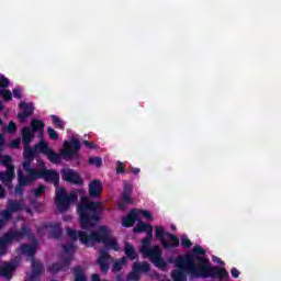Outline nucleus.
Masks as SVG:
<instances>
[{"label": "nucleus", "instance_id": "a211bd4d", "mask_svg": "<svg viewBox=\"0 0 281 281\" xmlns=\"http://www.w3.org/2000/svg\"><path fill=\"white\" fill-rule=\"evenodd\" d=\"M109 260H111V255H109V251L106 249L100 250V257L97 261V265H99L101 273H109Z\"/></svg>", "mask_w": 281, "mask_h": 281}, {"label": "nucleus", "instance_id": "c9c22d12", "mask_svg": "<svg viewBox=\"0 0 281 281\" xmlns=\"http://www.w3.org/2000/svg\"><path fill=\"white\" fill-rule=\"evenodd\" d=\"M53 124H55L56 128L60 131L65 130V123L57 115H50Z\"/></svg>", "mask_w": 281, "mask_h": 281}, {"label": "nucleus", "instance_id": "9d476101", "mask_svg": "<svg viewBox=\"0 0 281 281\" xmlns=\"http://www.w3.org/2000/svg\"><path fill=\"white\" fill-rule=\"evenodd\" d=\"M206 254L205 249L203 247L195 245L192 248V252L188 254L189 256H193L192 261L198 269H201L203 266H205L210 259L207 257H204Z\"/></svg>", "mask_w": 281, "mask_h": 281}, {"label": "nucleus", "instance_id": "338daca9", "mask_svg": "<svg viewBox=\"0 0 281 281\" xmlns=\"http://www.w3.org/2000/svg\"><path fill=\"white\" fill-rule=\"evenodd\" d=\"M0 111H3V103L0 101Z\"/></svg>", "mask_w": 281, "mask_h": 281}, {"label": "nucleus", "instance_id": "052dcab7", "mask_svg": "<svg viewBox=\"0 0 281 281\" xmlns=\"http://www.w3.org/2000/svg\"><path fill=\"white\" fill-rule=\"evenodd\" d=\"M131 172H132V175H139L140 169H139V168L132 167Z\"/></svg>", "mask_w": 281, "mask_h": 281}, {"label": "nucleus", "instance_id": "4d7b16f0", "mask_svg": "<svg viewBox=\"0 0 281 281\" xmlns=\"http://www.w3.org/2000/svg\"><path fill=\"white\" fill-rule=\"evenodd\" d=\"M87 148H89L90 150H95V148H98V145H95V143H93V142H90L87 145Z\"/></svg>", "mask_w": 281, "mask_h": 281}, {"label": "nucleus", "instance_id": "f704fd0d", "mask_svg": "<svg viewBox=\"0 0 281 281\" xmlns=\"http://www.w3.org/2000/svg\"><path fill=\"white\" fill-rule=\"evenodd\" d=\"M85 231H79L77 232L76 229L74 228H67V236L70 238V240L72 243H76V240H80V233H82Z\"/></svg>", "mask_w": 281, "mask_h": 281}, {"label": "nucleus", "instance_id": "c756f323", "mask_svg": "<svg viewBox=\"0 0 281 281\" xmlns=\"http://www.w3.org/2000/svg\"><path fill=\"white\" fill-rule=\"evenodd\" d=\"M50 238H55V240H60L63 238V228H60L59 224H50Z\"/></svg>", "mask_w": 281, "mask_h": 281}, {"label": "nucleus", "instance_id": "680f3d73", "mask_svg": "<svg viewBox=\"0 0 281 281\" xmlns=\"http://www.w3.org/2000/svg\"><path fill=\"white\" fill-rule=\"evenodd\" d=\"M3 144H5V137L3 134H0V147L3 146Z\"/></svg>", "mask_w": 281, "mask_h": 281}, {"label": "nucleus", "instance_id": "3c124183", "mask_svg": "<svg viewBox=\"0 0 281 281\" xmlns=\"http://www.w3.org/2000/svg\"><path fill=\"white\" fill-rule=\"evenodd\" d=\"M76 201H78V194H76L75 192H70V194H68V207L70 203H74Z\"/></svg>", "mask_w": 281, "mask_h": 281}, {"label": "nucleus", "instance_id": "5701e85b", "mask_svg": "<svg viewBox=\"0 0 281 281\" xmlns=\"http://www.w3.org/2000/svg\"><path fill=\"white\" fill-rule=\"evenodd\" d=\"M23 146H30L34 139V132L32 127H23L21 131Z\"/></svg>", "mask_w": 281, "mask_h": 281}, {"label": "nucleus", "instance_id": "5fc2aeb1", "mask_svg": "<svg viewBox=\"0 0 281 281\" xmlns=\"http://www.w3.org/2000/svg\"><path fill=\"white\" fill-rule=\"evenodd\" d=\"M63 249L65 254H70L71 251H74V244L63 245Z\"/></svg>", "mask_w": 281, "mask_h": 281}, {"label": "nucleus", "instance_id": "e433bc0d", "mask_svg": "<svg viewBox=\"0 0 281 281\" xmlns=\"http://www.w3.org/2000/svg\"><path fill=\"white\" fill-rule=\"evenodd\" d=\"M171 278L175 281H186V274H183V271H181V270H175L171 273Z\"/></svg>", "mask_w": 281, "mask_h": 281}, {"label": "nucleus", "instance_id": "ddd939ff", "mask_svg": "<svg viewBox=\"0 0 281 281\" xmlns=\"http://www.w3.org/2000/svg\"><path fill=\"white\" fill-rule=\"evenodd\" d=\"M131 194H133V184L126 182L123 187L121 195L122 202L119 204V210H126V205H133L134 201L133 198H131Z\"/></svg>", "mask_w": 281, "mask_h": 281}, {"label": "nucleus", "instance_id": "a878e982", "mask_svg": "<svg viewBox=\"0 0 281 281\" xmlns=\"http://www.w3.org/2000/svg\"><path fill=\"white\" fill-rule=\"evenodd\" d=\"M146 233L148 235V232L153 234V225L146 224L142 221L137 222L136 226L134 227V234H143Z\"/></svg>", "mask_w": 281, "mask_h": 281}, {"label": "nucleus", "instance_id": "a18cd8bd", "mask_svg": "<svg viewBox=\"0 0 281 281\" xmlns=\"http://www.w3.org/2000/svg\"><path fill=\"white\" fill-rule=\"evenodd\" d=\"M0 164H2V166H5V168L8 169V166H12L10 164H12V157L10 155H5L2 157V159L0 160Z\"/></svg>", "mask_w": 281, "mask_h": 281}, {"label": "nucleus", "instance_id": "f8f14e48", "mask_svg": "<svg viewBox=\"0 0 281 281\" xmlns=\"http://www.w3.org/2000/svg\"><path fill=\"white\" fill-rule=\"evenodd\" d=\"M61 178L67 183H71L72 186H85V180H82V176L76 172L74 169H63Z\"/></svg>", "mask_w": 281, "mask_h": 281}, {"label": "nucleus", "instance_id": "39448f33", "mask_svg": "<svg viewBox=\"0 0 281 281\" xmlns=\"http://www.w3.org/2000/svg\"><path fill=\"white\" fill-rule=\"evenodd\" d=\"M80 139L72 137L69 142H64V148L60 150V155L50 149L46 154V157L52 164H60L61 157L64 159H74L80 153Z\"/></svg>", "mask_w": 281, "mask_h": 281}, {"label": "nucleus", "instance_id": "49530a36", "mask_svg": "<svg viewBox=\"0 0 281 281\" xmlns=\"http://www.w3.org/2000/svg\"><path fill=\"white\" fill-rule=\"evenodd\" d=\"M137 214H140L144 218H147V221H153V213H150V211L139 210Z\"/></svg>", "mask_w": 281, "mask_h": 281}, {"label": "nucleus", "instance_id": "7c9ffc66", "mask_svg": "<svg viewBox=\"0 0 281 281\" xmlns=\"http://www.w3.org/2000/svg\"><path fill=\"white\" fill-rule=\"evenodd\" d=\"M36 155H37V151L35 147L32 148L30 145H24V151H23L24 159L34 160Z\"/></svg>", "mask_w": 281, "mask_h": 281}, {"label": "nucleus", "instance_id": "412c9836", "mask_svg": "<svg viewBox=\"0 0 281 281\" xmlns=\"http://www.w3.org/2000/svg\"><path fill=\"white\" fill-rule=\"evenodd\" d=\"M12 179H14V166H8L5 171H0V181L4 186H10Z\"/></svg>", "mask_w": 281, "mask_h": 281}, {"label": "nucleus", "instance_id": "cd10ccee", "mask_svg": "<svg viewBox=\"0 0 281 281\" xmlns=\"http://www.w3.org/2000/svg\"><path fill=\"white\" fill-rule=\"evenodd\" d=\"M133 271H137L140 276L142 273H148V271H150V263H148V261L134 262Z\"/></svg>", "mask_w": 281, "mask_h": 281}, {"label": "nucleus", "instance_id": "58836bf2", "mask_svg": "<svg viewBox=\"0 0 281 281\" xmlns=\"http://www.w3.org/2000/svg\"><path fill=\"white\" fill-rule=\"evenodd\" d=\"M88 164H90V166H97V168H101L102 167V158L101 157H90L88 159Z\"/></svg>", "mask_w": 281, "mask_h": 281}, {"label": "nucleus", "instance_id": "473e14b6", "mask_svg": "<svg viewBox=\"0 0 281 281\" xmlns=\"http://www.w3.org/2000/svg\"><path fill=\"white\" fill-rule=\"evenodd\" d=\"M155 236L157 240L160 241V245L164 246V243H166V236H168V233H166V229H164L162 226H157Z\"/></svg>", "mask_w": 281, "mask_h": 281}, {"label": "nucleus", "instance_id": "8fccbe9b", "mask_svg": "<svg viewBox=\"0 0 281 281\" xmlns=\"http://www.w3.org/2000/svg\"><path fill=\"white\" fill-rule=\"evenodd\" d=\"M139 272L136 270H133L132 272H130L128 278L130 280H134V281H139Z\"/></svg>", "mask_w": 281, "mask_h": 281}, {"label": "nucleus", "instance_id": "f257e3e1", "mask_svg": "<svg viewBox=\"0 0 281 281\" xmlns=\"http://www.w3.org/2000/svg\"><path fill=\"white\" fill-rule=\"evenodd\" d=\"M102 210V202L91 201L87 195L81 196V201L77 205L81 229L95 227L100 223Z\"/></svg>", "mask_w": 281, "mask_h": 281}, {"label": "nucleus", "instance_id": "79ce46f5", "mask_svg": "<svg viewBox=\"0 0 281 281\" xmlns=\"http://www.w3.org/2000/svg\"><path fill=\"white\" fill-rule=\"evenodd\" d=\"M0 95H2L5 102H10V100H12V91L8 89L0 90Z\"/></svg>", "mask_w": 281, "mask_h": 281}, {"label": "nucleus", "instance_id": "69168bd1", "mask_svg": "<svg viewBox=\"0 0 281 281\" xmlns=\"http://www.w3.org/2000/svg\"><path fill=\"white\" fill-rule=\"evenodd\" d=\"M82 144H83L85 146H87L88 144H90V142H89V140H83Z\"/></svg>", "mask_w": 281, "mask_h": 281}, {"label": "nucleus", "instance_id": "de8ad7c7", "mask_svg": "<svg viewBox=\"0 0 281 281\" xmlns=\"http://www.w3.org/2000/svg\"><path fill=\"white\" fill-rule=\"evenodd\" d=\"M8 133H16V123L14 121H10L9 125L7 126Z\"/></svg>", "mask_w": 281, "mask_h": 281}, {"label": "nucleus", "instance_id": "2eb2a0df", "mask_svg": "<svg viewBox=\"0 0 281 281\" xmlns=\"http://www.w3.org/2000/svg\"><path fill=\"white\" fill-rule=\"evenodd\" d=\"M103 191L104 187L102 186V181L98 179L92 180L88 186V194L90 199H100Z\"/></svg>", "mask_w": 281, "mask_h": 281}, {"label": "nucleus", "instance_id": "c03bdc74", "mask_svg": "<svg viewBox=\"0 0 281 281\" xmlns=\"http://www.w3.org/2000/svg\"><path fill=\"white\" fill-rule=\"evenodd\" d=\"M47 133H48L49 139H53L54 142H56V139H58V137H59L58 132H56V130H54L52 127L47 128Z\"/></svg>", "mask_w": 281, "mask_h": 281}, {"label": "nucleus", "instance_id": "6e6d98bb", "mask_svg": "<svg viewBox=\"0 0 281 281\" xmlns=\"http://www.w3.org/2000/svg\"><path fill=\"white\" fill-rule=\"evenodd\" d=\"M231 274H232L234 278H238V277L240 276V271H238V269H236V268H232Z\"/></svg>", "mask_w": 281, "mask_h": 281}, {"label": "nucleus", "instance_id": "9b49d317", "mask_svg": "<svg viewBox=\"0 0 281 281\" xmlns=\"http://www.w3.org/2000/svg\"><path fill=\"white\" fill-rule=\"evenodd\" d=\"M55 203L57 210L60 212H67V210H69V193L66 189L61 188L56 191Z\"/></svg>", "mask_w": 281, "mask_h": 281}, {"label": "nucleus", "instance_id": "dca6fc26", "mask_svg": "<svg viewBox=\"0 0 281 281\" xmlns=\"http://www.w3.org/2000/svg\"><path fill=\"white\" fill-rule=\"evenodd\" d=\"M19 109H21V112L18 113V119L20 122H25V120H27V117L32 116L34 113V103H26L25 101H21Z\"/></svg>", "mask_w": 281, "mask_h": 281}, {"label": "nucleus", "instance_id": "1a4fd4ad", "mask_svg": "<svg viewBox=\"0 0 281 281\" xmlns=\"http://www.w3.org/2000/svg\"><path fill=\"white\" fill-rule=\"evenodd\" d=\"M60 259L63 261L54 262L47 268V271L53 276H56V273H59V271H69V267L71 265V260H74V257L61 255Z\"/></svg>", "mask_w": 281, "mask_h": 281}, {"label": "nucleus", "instance_id": "4be33fe9", "mask_svg": "<svg viewBox=\"0 0 281 281\" xmlns=\"http://www.w3.org/2000/svg\"><path fill=\"white\" fill-rule=\"evenodd\" d=\"M21 251L22 254H24V256H27L29 258H31V261L32 260H35L34 256H36V251H38V248L35 245H32V244H23L21 246Z\"/></svg>", "mask_w": 281, "mask_h": 281}, {"label": "nucleus", "instance_id": "4468645a", "mask_svg": "<svg viewBox=\"0 0 281 281\" xmlns=\"http://www.w3.org/2000/svg\"><path fill=\"white\" fill-rule=\"evenodd\" d=\"M19 267V261H5L0 267V276L5 280H12V276H14V271Z\"/></svg>", "mask_w": 281, "mask_h": 281}, {"label": "nucleus", "instance_id": "4c0bfd02", "mask_svg": "<svg viewBox=\"0 0 281 281\" xmlns=\"http://www.w3.org/2000/svg\"><path fill=\"white\" fill-rule=\"evenodd\" d=\"M1 216L2 217L0 220L7 224L10 223V221H12V213L10 212V210L8 207L2 211Z\"/></svg>", "mask_w": 281, "mask_h": 281}, {"label": "nucleus", "instance_id": "72a5a7b5", "mask_svg": "<svg viewBox=\"0 0 281 281\" xmlns=\"http://www.w3.org/2000/svg\"><path fill=\"white\" fill-rule=\"evenodd\" d=\"M126 262H127L126 257H122L121 259L116 260L112 266V271H114V273L120 272V270L124 268Z\"/></svg>", "mask_w": 281, "mask_h": 281}, {"label": "nucleus", "instance_id": "b1692460", "mask_svg": "<svg viewBox=\"0 0 281 281\" xmlns=\"http://www.w3.org/2000/svg\"><path fill=\"white\" fill-rule=\"evenodd\" d=\"M30 128L33 133H40V135H44L45 122L41 120L32 119Z\"/></svg>", "mask_w": 281, "mask_h": 281}, {"label": "nucleus", "instance_id": "c85d7f7f", "mask_svg": "<svg viewBox=\"0 0 281 281\" xmlns=\"http://www.w3.org/2000/svg\"><path fill=\"white\" fill-rule=\"evenodd\" d=\"M124 251H125V256L130 260H132V261L137 260V251L135 250V247H133V245H131V243H128V241L125 243Z\"/></svg>", "mask_w": 281, "mask_h": 281}, {"label": "nucleus", "instance_id": "774afa93", "mask_svg": "<svg viewBox=\"0 0 281 281\" xmlns=\"http://www.w3.org/2000/svg\"><path fill=\"white\" fill-rule=\"evenodd\" d=\"M116 280H117V281H122V276L119 274V276L116 277Z\"/></svg>", "mask_w": 281, "mask_h": 281}, {"label": "nucleus", "instance_id": "423d86ee", "mask_svg": "<svg viewBox=\"0 0 281 281\" xmlns=\"http://www.w3.org/2000/svg\"><path fill=\"white\" fill-rule=\"evenodd\" d=\"M30 236V227L23 224L19 231L10 228L7 233L0 236V256H8V249L12 243H21L23 238Z\"/></svg>", "mask_w": 281, "mask_h": 281}, {"label": "nucleus", "instance_id": "7ed1b4c3", "mask_svg": "<svg viewBox=\"0 0 281 281\" xmlns=\"http://www.w3.org/2000/svg\"><path fill=\"white\" fill-rule=\"evenodd\" d=\"M34 160L24 158V162L22 164V168L26 175L25 179L30 181H38V179H44L46 183H53L54 186H58L60 183V173L56 170L47 169V168H32V162Z\"/></svg>", "mask_w": 281, "mask_h": 281}, {"label": "nucleus", "instance_id": "603ef678", "mask_svg": "<svg viewBox=\"0 0 281 281\" xmlns=\"http://www.w3.org/2000/svg\"><path fill=\"white\" fill-rule=\"evenodd\" d=\"M124 170H126V167L123 165L122 161H119L117 167H116V173L117 175H123Z\"/></svg>", "mask_w": 281, "mask_h": 281}, {"label": "nucleus", "instance_id": "f03ea898", "mask_svg": "<svg viewBox=\"0 0 281 281\" xmlns=\"http://www.w3.org/2000/svg\"><path fill=\"white\" fill-rule=\"evenodd\" d=\"M80 243L86 247H91L94 243H102L105 249H113V251H120V244L117 238L111 236V229L109 226H100L98 231H93L90 235L87 232L79 234Z\"/></svg>", "mask_w": 281, "mask_h": 281}, {"label": "nucleus", "instance_id": "e2e57ef3", "mask_svg": "<svg viewBox=\"0 0 281 281\" xmlns=\"http://www.w3.org/2000/svg\"><path fill=\"white\" fill-rule=\"evenodd\" d=\"M5 225H8L3 220L0 218V232L1 229H3V227H5Z\"/></svg>", "mask_w": 281, "mask_h": 281}, {"label": "nucleus", "instance_id": "ea45409f", "mask_svg": "<svg viewBox=\"0 0 281 281\" xmlns=\"http://www.w3.org/2000/svg\"><path fill=\"white\" fill-rule=\"evenodd\" d=\"M45 186L44 184H38V187L36 189H34V198L35 199H41V196H43V194H45Z\"/></svg>", "mask_w": 281, "mask_h": 281}, {"label": "nucleus", "instance_id": "bf43d9fd", "mask_svg": "<svg viewBox=\"0 0 281 281\" xmlns=\"http://www.w3.org/2000/svg\"><path fill=\"white\" fill-rule=\"evenodd\" d=\"M0 199H5V189L0 184Z\"/></svg>", "mask_w": 281, "mask_h": 281}, {"label": "nucleus", "instance_id": "0eeeda50", "mask_svg": "<svg viewBox=\"0 0 281 281\" xmlns=\"http://www.w3.org/2000/svg\"><path fill=\"white\" fill-rule=\"evenodd\" d=\"M195 278H202L203 280L212 278V280H227L229 278V272L225 267L214 266L210 260L205 266L198 270V276Z\"/></svg>", "mask_w": 281, "mask_h": 281}, {"label": "nucleus", "instance_id": "13d9d810", "mask_svg": "<svg viewBox=\"0 0 281 281\" xmlns=\"http://www.w3.org/2000/svg\"><path fill=\"white\" fill-rule=\"evenodd\" d=\"M213 262H217V265H222V266L225 265V261H222V259L216 256L213 257Z\"/></svg>", "mask_w": 281, "mask_h": 281}, {"label": "nucleus", "instance_id": "a19ab883", "mask_svg": "<svg viewBox=\"0 0 281 281\" xmlns=\"http://www.w3.org/2000/svg\"><path fill=\"white\" fill-rule=\"evenodd\" d=\"M8 87H10V79H8L3 75H0V91L3 89H8Z\"/></svg>", "mask_w": 281, "mask_h": 281}, {"label": "nucleus", "instance_id": "6e6552de", "mask_svg": "<svg viewBox=\"0 0 281 281\" xmlns=\"http://www.w3.org/2000/svg\"><path fill=\"white\" fill-rule=\"evenodd\" d=\"M192 258H194V256L189 254L184 255L183 257H178L176 259V267L180 269V271H187V273H190L192 278H196L199 274V268L195 263H193Z\"/></svg>", "mask_w": 281, "mask_h": 281}, {"label": "nucleus", "instance_id": "864d4df0", "mask_svg": "<svg viewBox=\"0 0 281 281\" xmlns=\"http://www.w3.org/2000/svg\"><path fill=\"white\" fill-rule=\"evenodd\" d=\"M20 146H21V138H15L10 143L11 148H20Z\"/></svg>", "mask_w": 281, "mask_h": 281}, {"label": "nucleus", "instance_id": "6ab92c4d", "mask_svg": "<svg viewBox=\"0 0 281 281\" xmlns=\"http://www.w3.org/2000/svg\"><path fill=\"white\" fill-rule=\"evenodd\" d=\"M167 237L169 241L165 239L162 244V249H165L166 251H168L169 249H177V247H179L180 245L179 237L172 233H167Z\"/></svg>", "mask_w": 281, "mask_h": 281}, {"label": "nucleus", "instance_id": "aec40b11", "mask_svg": "<svg viewBox=\"0 0 281 281\" xmlns=\"http://www.w3.org/2000/svg\"><path fill=\"white\" fill-rule=\"evenodd\" d=\"M138 213L137 210L132 209L130 213L122 218V226L123 227H133L135 223H137Z\"/></svg>", "mask_w": 281, "mask_h": 281}, {"label": "nucleus", "instance_id": "0e129e2a", "mask_svg": "<svg viewBox=\"0 0 281 281\" xmlns=\"http://www.w3.org/2000/svg\"><path fill=\"white\" fill-rule=\"evenodd\" d=\"M24 281H36V279H35V278L30 277L29 279H26V280H24Z\"/></svg>", "mask_w": 281, "mask_h": 281}, {"label": "nucleus", "instance_id": "20e7f679", "mask_svg": "<svg viewBox=\"0 0 281 281\" xmlns=\"http://www.w3.org/2000/svg\"><path fill=\"white\" fill-rule=\"evenodd\" d=\"M153 243V233L148 231V234L142 239L140 254L145 258H149L150 262L155 265L158 269H166L168 263L164 260V251H161V247L159 245H154L150 248V244Z\"/></svg>", "mask_w": 281, "mask_h": 281}, {"label": "nucleus", "instance_id": "bb28decb", "mask_svg": "<svg viewBox=\"0 0 281 281\" xmlns=\"http://www.w3.org/2000/svg\"><path fill=\"white\" fill-rule=\"evenodd\" d=\"M32 274L31 278H35V280H38L40 276H43V263L36 261V259H33L32 261Z\"/></svg>", "mask_w": 281, "mask_h": 281}, {"label": "nucleus", "instance_id": "2f4dec72", "mask_svg": "<svg viewBox=\"0 0 281 281\" xmlns=\"http://www.w3.org/2000/svg\"><path fill=\"white\" fill-rule=\"evenodd\" d=\"M34 147L36 153H43L45 156L52 150L45 140H40Z\"/></svg>", "mask_w": 281, "mask_h": 281}, {"label": "nucleus", "instance_id": "f3484780", "mask_svg": "<svg viewBox=\"0 0 281 281\" xmlns=\"http://www.w3.org/2000/svg\"><path fill=\"white\" fill-rule=\"evenodd\" d=\"M36 180H30V178H25V173L23 171L18 170V184L15 186V194L23 196V188L26 186H32V183Z\"/></svg>", "mask_w": 281, "mask_h": 281}, {"label": "nucleus", "instance_id": "393cba45", "mask_svg": "<svg viewBox=\"0 0 281 281\" xmlns=\"http://www.w3.org/2000/svg\"><path fill=\"white\" fill-rule=\"evenodd\" d=\"M7 207L12 214H15L16 212H23V202L19 200H9L7 203Z\"/></svg>", "mask_w": 281, "mask_h": 281}, {"label": "nucleus", "instance_id": "09e8293b", "mask_svg": "<svg viewBox=\"0 0 281 281\" xmlns=\"http://www.w3.org/2000/svg\"><path fill=\"white\" fill-rule=\"evenodd\" d=\"M21 91H22L21 87L14 88L13 89V98L21 100V98H23V94L21 93Z\"/></svg>", "mask_w": 281, "mask_h": 281}, {"label": "nucleus", "instance_id": "37998d69", "mask_svg": "<svg viewBox=\"0 0 281 281\" xmlns=\"http://www.w3.org/2000/svg\"><path fill=\"white\" fill-rule=\"evenodd\" d=\"M181 246L184 247V249H190V247H192V240H190L188 236H182Z\"/></svg>", "mask_w": 281, "mask_h": 281}]
</instances>
